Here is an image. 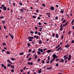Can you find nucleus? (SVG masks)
Returning a JSON list of instances; mask_svg holds the SVG:
<instances>
[{"label": "nucleus", "mask_w": 74, "mask_h": 74, "mask_svg": "<svg viewBox=\"0 0 74 74\" xmlns=\"http://www.w3.org/2000/svg\"><path fill=\"white\" fill-rule=\"evenodd\" d=\"M52 56L53 57V61H55V58H56V59L58 58V56L55 54H53Z\"/></svg>", "instance_id": "obj_1"}, {"label": "nucleus", "mask_w": 74, "mask_h": 74, "mask_svg": "<svg viewBox=\"0 0 74 74\" xmlns=\"http://www.w3.org/2000/svg\"><path fill=\"white\" fill-rule=\"evenodd\" d=\"M38 73L39 74H40V73H42V71H41V69H40L39 70H38Z\"/></svg>", "instance_id": "obj_2"}, {"label": "nucleus", "mask_w": 74, "mask_h": 74, "mask_svg": "<svg viewBox=\"0 0 74 74\" xmlns=\"http://www.w3.org/2000/svg\"><path fill=\"white\" fill-rule=\"evenodd\" d=\"M38 51H40V52H41V53H42V52H43V51H44L43 50H42V49H38Z\"/></svg>", "instance_id": "obj_3"}, {"label": "nucleus", "mask_w": 74, "mask_h": 74, "mask_svg": "<svg viewBox=\"0 0 74 74\" xmlns=\"http://www.w3.org/2000/svg\"><path fill=\"white\" fill-rule=\"evenodd\" d=\"M71 55H69V58L68 59V60H70V59H71Z\"/></svg>", "instance_id": "obj_4"}, {"label": "nucleus", "mask_w": 74, "mask_h": 74, "mask_svg": "<svg viewBox=\"0 0 74 74\" xmlns=\"http://www.w3.org/2000/svg\"><path fill=\"white\" fill-rule=\"evenodd\" d=\"M7 62L8 63H10V64H12V62H11V61H10V60H7Z\"/></svg>", "instance_id": "obj_5"}, {"label": "nucleus", "mask_w": 74, "mask_h": 74, "mask_svg": "<svg viewBox=\"0 0 74 74\" xmlns=\"http://www.w3.org/2000/svg\"><path fill=\"white\" fill-rule=\"evenodd\" d=\"M3 9L4 11H6V10H7V8L5 6H4L3 7Z\"/></svg>", "instance_id": "obj_6"}, {"label": "nucleus", "mask_w": 74, "mask_h": 74, "mask_svg": "<svg viewBox=\"0 0 74 74\" xmlns=\"http://www.w3.org/2000/svg\"><path fill=\"white\" fill-rule=\"evenodd\" d=\"M52 51V50H49L47 51V53H50Z\"/></svg>", "instance_id": "obj_7"}, {"label": "nucleus", "mask_w": 74, "mask_h": 74, "mask_svg": "<svg viewBox=\"0 0 74 74\" xmlns=\"http://www.w3.org/2000/svg\"><path fill=\"white\" fill-rule=\"evenodd\" d=\"M60 62H62V63L63 62H64V60L63 59H61L60 60Z\"/></svg>", "instance_id": "obj_8"}, {"label": "nucleus", "mask_w": 74, "mask_h": 74, "mask_svg": "<svg viewBox=\"0 0 74 74\" xmlns=\"http://www.w3.org/2000/svg\"><path fill=\"white\" fill-rule=\"evenodd\" d=\"M51 10L52 11H53V10H54V8L53 6H51Z\"/></svg>", "instance_id": "obj_9"}, {"label": "nucleus", "mask_w": 74, "mask_h": 74, "mask_svg": "<svg viewBox=\"0 0 74 74\" xmlns=\"http://www.w3.org/2000/svg\"><path fill=\"white\" fill-rule=\"evenodd\" d=\"M34 58L35 60H36L37 58V55L35 54V56L34 57Z\"/></svg>", "instance_id": "obj_10"}, {"label": "nucleus", "mask_w": 74, "mask_h": 74, "mask_svg": "<svg viewBox=\"0 0 74 74\" xmlns=\"http://www.w3.org/2000/svg\"><path fill=\"white\" fill-rule=\"evenodd\" d=\"M38 42L39 44H42V40H39Z\"/></svg>", "instance_id": "obj_11"}, {"label": "nucleus", "mask_w": 74, "mask_h": 74, "mask_svg": "<svg viewBox=\"0 0 74 74\" xmlns=\"http://www.w3.org/2000/svg\"><path fill=\"white\" fill-rule=\"evenodd\" d=\"M27 47H29L30 46V44L29 43H27Z\"/></svg>", "instance_id": "obj_12"}, {"label": "nucleus", "mask_w": 74, "mask_h": 74, "mask_svg": "<svg viewBox=\"0 0 74 74\" xmlns=\"http://www.w3.org/2000/svg\"><path fill=\"white\" fill-rule=\"evenodd\" d=\"M11 67L12 69H15V67L11 65Z\"/></svg>", "instance_id": "obj_13"}, {"label": "nucleus", "mask_w": 74, "mask_h": 74, "mask_svg": "<svg viewBox=\"0 0 74 74\" xmlns=\"http://www.w3.org/2000/svg\"><path fill=\"white\" fill-rule=\"evenodd\" d=\"M56 38H59V35H58V34H56Z\"/></svg>", "instance_id": "obj_14"}, {"label": "nucleus", "mask_w": 74, "mask_h": 74, "mask_svg": "<svg viewBox=\"0 0 74 74\" xmlns=\"http://www.w3.org/2000/svg\"><path fill=\"white\" fill-rule=\"evenodd\" d=\"M74 19L73 20L71 21L72 25H73V23H74Z\"/></svg>", "instance_id": "obj_15"}, {"label": "nucleus", "mask_w": 74, "mask_h": 74, "mask_svg": "<svg viewBox=\"0 0 74 74\" xmlns=\"http://www.w3.org/2000/svg\"><path fill=\"white\" fill-rule=\"evenodd\" d=\"M40 51H38L37 52V53L39 54V55H41V52Z\"/></svg>", "instance_id": "obj_16"}, {"label": "nucleus", "mask_w": 74, "mask_h": 74, "mask_svg": "<svg viewBox=\"0 0 74 74\" xmlns=\"http://www.w3.org/2000/svg\"><path fill=\"white\" fill-rule=\"evenodd\" d=\"M7 66L8 67H10V66H11V65L10 64H8L7 65Z\"/></svg>", "instance_id": "obj_17"}, {"label": "nucleus", "mask_w": 74, "mask_h": 74, "mask_svg": "<svg viewBox=\"0 0 74 74\" xmlns=\"http://www.w3.org/2000/svg\"><path fill=\"white\" fill-rule=\"evenodd\" d=\"M11 60H12V61H14V60H15V59L14 58H12L11 59Z\"/></svg>", "instance_id": "obj_18"}, {"label": "nucleus", "mask_w": 74, "mask_h": 74, "mask_svg": "<svg viewBox=\"0 0 74 74\" xmlns=\"http://www.w3.org/2000/svg\"><path fill=\"white\" fill-rule=\"evenodd\" d=\"M20 55H23L24 54V53H20Z\"/></svg>", "instance_id": "obj_19"}, {"label": "nucleus", "mask_w": 74, "mask_h": 74, "mask_svg": "<svg viewBox=\"0 0 74 74\" xmlns=\"http://www.w3.org/2000/svg\"><path fill=\"white\" fill-rule=\"evenodd\" d=\"M60 12H61V13H62V14H63V13L64 12V11L63 10H61L60 11Z\"/></svg>", "instance_id": "obj_20"}, {"label": "nucleus", "mask_w": 74, "mask_h": 74, "mask_svg": "<svg viewBox=\"0 0 74 74\" xmlns=\"http://www.w3.org/2000/svg\"><path fill=\"white\" fill-rule=\"evenodd\" d=\"M32 60V58H29L27 60L28 61H30V60Z\"/></svg>", "instance_id": "obj_21"}, {"label": "nucleus", "mask_w": 74, "mask_h": 74, "mask_svg": "<svg viewBox=\"0 0 74 74\" xmlns=\"http://www.w3.org/2000/svg\"><path fill=\"white\" fill-rule=\"evenodd\" d=\"M21 12H22V13H23L24 12H23V9H21Z\"/></svg>", "instance_id": "obj_22"}, {"label": "nucleus", "mask_w": 74, "mask_h": 74, "mask_svg": "<svg viewBox=\"0 0 74 74\" xmlns=\"http://www.w3.org/2000/svg\"><path fill=\"white\" fill-rule=\"evenodd\" d=\"M35 34H37L38 33V32L37 31H36L34 32Z\"/></svg>", "instance_id": "obj_23"}, {"label": "nucleus", "mask_w": 74, "mask_h": 74, "mask_svg": "<svg viewBox=\"0 0 74 74\" xmlns=\"http://www.w3.org/2000/svg\"><path fill=\"white\" fill-rule=\"evenodd\" d=\"M47 58L48 60H50V57H49V56H48L47 57Z\"/></svg>", "instance_id": "obj_24"}, {"label": "nucleus", "mask_w": 74, "mask_h": 74, "mask_svg": "<svg viewBox=\"0 0 74 74\" xmlns=\"http://www.w3.org/2000/svg\"><path fill=\"white\" fill-rule=\"evenodd\" d=\"M65 47H66V48H68V47H69V45H66V46H65Z\"/></svg>", "instance_id": "obj_25"}, {"label": "nucleus", "mask_w": 74, "mask_h": 74, "mask_svg": "<svg viewBox=\"0 0 74 74\" xmlns=\"http://www.w3.org/2000/svg\"><path fill=\"white\" fill-rule=\"evenodd\" d=\"M28 38L29 39H32V36L31 37H28Z\"/></svg>", "instance_id": "obj_26"}, {"label": "nucleus", "mask_w": 74, "mask_h": 74, "mask_svg": "<svg viewBox=\"0 0 74 74\" xmlns=\"http://www.w3.org/2000/svg\"><path fill=\"white\" fill-rule=\"evenodd\" d=\"M19 4H20V5H21V6H22V5H23V4H22V3H21V2H20L19 3Z\"/></svg>", "instance_id": "obj_27"}, {"label": "nucleus", "mask_w": 74, "mask_h": 74, "mask_svg": "<svg viewBox=\"0 0 74 74\" xmlns=\"http://www.w3.org/2000/svg\"><path fill=\"white\" fill-rule=\"evenodd\" d=\"M66 21L65 20H64V21H62L63 23H65Z\"/></svg>", "instance_id": "obj_28"}, {"label": "nucleus", "mask_w": 74, "mask_h": 74, "mask_svg": "<svg viewBox=\"0 0 74 74\" xmlns=\"http://www.w3.org/2000/svg\"><path fill=\"white\" fill-rule=\"evenodd\" d=\"M67 24H68V22H66L64 25H65V26H66L67 25Z\"/></svg>", "instance_id": "obj_29"}, {"label": "nucleus", "mask_w": 74, "mask_h": 74, "mask_svg": "<svg viewBox=\"0 0 74 74\" xmlns=\"http://www.w3.org/2000/svg\"><path fill=\"white\" fill-rule=\"evenodd\" d=\"M61 39L62 40H63V35H62L61 36Z\"/></svg>", "instance_id": "obj_30"}, {"label": "nucleus", "mask_w": 74, "mask_h": 74, "mask_svg": "<svg viewBox=\"0 0 74 74\" xmlns=\"http://www.w3.org/2000/svg\"><path fill=\"white\" fill-rule=\"evenodd\" d=\"M10 37L12 38V39H14V36H12V35H11Z\"/></svg>", "instance_id": "obj_31"}, {"label": "nucleus", "mask_w": 74, "mask_h": 74, "mask_svg": "<svg viewBox=\"0 0 74 74\" xmlns=\"http://www.w3.org/2000/svg\"><path fill=\"white\" fill-rule=\"evenodd\" d=\"M45 53V52L43 51L42 53V55H44Z\"/></svg>", "instance_id": "obj_32"}, {"label": "nucleus", "mask_w": 74, "mask_h": 74, "mask_svg": "<svg viewBox=\"0 0 74 74\" xmlns=\"http://www.w3.org/2000/svg\"><path fill=\"white\" fill-rule=\"evenodd\" d=\"M52 36H53V37H55V34L54 33H53V34H52Z\"/></svg>", "instance_id": "obj_33"}, {"label": "nucleus", "mask_w": 74, "mask_h": 74, "mask_svg": "<svg viewBox=\"0 0 74 74\" xmlns=\"http://www.w3.org/2000/svg\"><path fill=\"white\" fill-rule=\"evenodd\" d=\"M37 62H40V58H38V60H37Z\"/></svg>", "instance_id": "obj_34"}, {"label": "nucleus", "mask_w": 74, "mask_h": 74, "mask_svg": "<svg viewBox=\"0 0 74 74\" xmlns=\"http://www.w3.org/2000/svg\"><path fill=\"white\" fill-rule=\"evenodd\" d=\"M68 54L64 56L63 57L64 58H66V57H67V55Z\"/></svg>", "instance_id": "obj_35"}, {"label": "nucleus", "mask_w": 74, "mask_h": 74, "mask_svg": "<svg viewBox=\"0 0 74 74\" xmlns=\"http://www.w3.org/2000/svg\"><path fill=\"white\" fill-rule=\"evenodd\" d=\"M41 62L42 63H45V61H44V60H42Z\"/></svg>", "instance_id": "obj_36"}, {"label": "nucleus", "mask_w": 74, "mask_h": 74, "mask_svg": "<svg viewBox=\"0 0 74 74\" xmlns=\"http://www.w3.org/2000/svg\"><path fill=\"white\" fill-rule=\"evenodd\" d=\"M59 66V64L58 63H57L55 65V66H56V67H57V66Z\"/></svg>", "instance_id": "obj_37"}, {"label": "nucleus", "mask_w": 74, "mask_h": 74, "mask_svg": "<svg viewBox=\"0 0 74 74\" xmlns=\"http://www.w3.org/2000/svg\"><path fill=\"white\" fill-rule=\"evenodd\" d=\"M32 18H36V17L35 16H33Z\"/></svg>", "instance_id": "obj_38"}, {"label": "nucleus", "mask_w": 74, "mask_h": 74, "mask_svg": "<svg viewBox=\"0 0 74 74\" xmlns=\"http://www.w3.org/2000/svg\"><path fill=\"white\" fill-rule=\"evenodd\" d=\"M53 60H51L50 62V63H52V62H53Z\"/></svg>", "instance_id": "obj_39"}, {"label": "nucleus", "mask_w": 74, "mask_h": 74, "mask_svg": "<svg viewBox=\"0 0 74 74\" xmlns=\"http://www.w3.org/2000/svg\"><path fill=\"white\" fill-rule=\"evenodd\" d=\"M7 54H10V52L8 51L7 52Z\"/></svg>", "instance_id": "obj_40"}, {"label": "nucleus", "mask_w": 74, "mask_h": 74, "mask_svg": "<svg viewBox=\"0 0 74 74\" xmlns=\"http://www.w3.org/2000/svg\"><path fill=\"white\" fill-rule=\"evenodd\" d=\"M59 60V59H56V62H58Z\"/></svg>", "instance_id": "obj_41"}, {"label": "nucleus", "mask_w": 74, "mask_h": 74, "mask_svg": "<svg viewBox=\"0 0 74 74\" xmlns=\"http://www.w3.org/2000/svg\"><path fill=\"white\" fill-rule=\"evenodd\" d=\"M36 13H38V12H39V11H38V10L37 9L36 10Z\"/></svg>", "instance_id": "obj_42"}, {"label": "nucleus", "mask_w": 74, "mask_h": 74, "mask_svg": "<svg viewBox=\"0 0 74 74\" xmlns=\"http://www.w3.org/2000/svg\"><path fill=\"white\" fill-rule=\"evenodd\" d=\"M14 69H12L11 71L12 72V73H14Z\"/></svg>", "instance_id": "obj_43"}, {"label": "nucleus", "mask_w": 74, "mask_h": 74, "mask_svg": "<svg viewBox=\"0 0 74 74\" xmlns=\"http://www.w3.org/2000/svg\"><path fill=\"white\" fill-rule=\"evenodd\" d=\"M37 19H40H40H41V18L40 17H38Z\"/></svg>", "instance_id": "obj_44"}, {"label": "nucleus", "mask_w": 74, "mask_h": 74, "mask_svg": "<svg viewBox=\"0 0 74 74\" xmlns=\"http://www.w3.org/2000/svg\"><path fill=\"white\" fill-rule=\"evenodd\" d=\"M0 18H1V19H3V18H4V16H1L0 17Z\"/></svg>", "instance_id": "obj_45"}, {"label": "nucleus", "mask_w": 74, "mask_h": 74, "mask_svg": "<svg viewBox=\"0 0 74 74\" xmlns=\"http://www.w3.org/2000/svg\"><path fill=\"white\" fill-rule=\"evenodd\" d=\"M2 44L3 45H4V46L6 45V44L4 43H3Z\"/></svg>", "instance_id": "obj_46"}, {"label": "nucleus", "mask_w": 74, "mask_h": 74, "mask_svg": "<svg viewBox=\"0 0 74 74\" xmlns=\"http://www.w3.org/2000/svg\"><path fill=\"white\" fill-rule=\"evenodd\" d=\"M3 67L4 69H5V70L7 69V68H6V66H4Z\"/></svg>", "instance_id": "obj_47"}, {"label": "nucleus", "mask_w": 74, "mask_h": 74, "mask_svg": "<svg viewBox=\"0 0 74 74\" xmlns=\"http://www.w3.org/2000/svg\"><path fill=\"white\" fill-rule=\"evenodd\" d=\"M36 39H38V38H39V36H36Z\"/></svg>", "instance_id": "obj_48"}, {"label": "nucleus", "mask_w": 74, "mask_h": 74, "mask_svg": "<svg viewBox=\"0 0 74 74\" xmlns=\"http://www.w3.org/2000/svg\"><path fill=\"white\" fill-rule=\"evenodd\" d=\"M5 21H2V22L3 23H5Z\"/></svg>", "instance_id": "obj_49"}, {"label": "nucleus", "mask_w": 74, "mask_h": 74, "mask_svg": "<svg viewBox=\"0 0 74 74\" xmlns=\"http://www.w3.org/2000/svg\"><path fill=\"white\" fill-rule=\"evenodd\" d=\"M71 42H72V43H74V40H72L71 41Z\"/></svg>", "instance_id": "obj_50"}, {"label": "nucleus", "mask_w": 74, "mask_h": 74, "mask_svg": "<svg viewBox=\"0 0 74 74\" xmlns=\"http://www.w3.org/2000/svg\"><path fill=\"white\" fill-rule=\"evenodd\" d=\"M38 35H39L40 36L41 35V33L39 32H38Z\"/></svg>", "instance_id": "obj_51"}, {"label": "nucleus", "mask_w": 74, "mask_h": 74, "mask_svg": "<svg viewBox=\"0 0 74 74\" xmlns=\"http://www.w3.org/2000/svg\"><path fill=\"white\" fill-rule=\"evenodd\" d=\"M30 33H31V34H32V33H34V32H33V31H31L30 32Z\"/></svg>", "instance_id": "obj_52"}, {"label": "nucleus", "mask_w": 74, "mask_h": 74, "mask_svg": "<svg viewBox=\"0 0 74 74\" xmlns=\"http://www.w3.org/2000/svg\"><path fill=\"white\" fill-rule=\"evenodd\" d=\"M70 33H71V31H69L68 33L69 35L70 34Z\"/></svg>", "instance_id": "obj_53"}, {"label": "nucleus", "mask_w": 74, "mask_h": 74, "mask_svg": "<svg viewBox=\"0 0 74 74\" xmlns=\"http://www.w3.org/2000/svg\"><path fill=\"white\" fill-rule=\"evenodd\" d=\"M42 6H43V7H45V4H42Z\"/></svg>", "instance_id": "obj_54"}, {"label": "nucleus", "mask_w": 74, "mask_h": 74, "mask_svg": "<svg viewBox=\"0 0 74 74\" xmlns=\"http://www.w3.org/2000/svg\"><path fill=\"white\" fill-rule=\"evenodd\" d=\"M46 50H47V49L46 48L44 49H43V51H46Z\"/></svg>", "instance_id": "obj_55"}, {"label": "nucleus", "mask_w": 74, "mask_h": 74, "mask_svg": "<svg viewBox=\"0 0 74 74\" xmlns=\"http://www.w3.org/2000/svg\"><path fill=\"white\" fill-rule=\"evenodd\" d=\"M29 41H33V40L32 39H29Z\"/></svg>", "instance_id": "obj_56"}, {"label": "nucleus", "mask_w": 74, "mask_h": 74, "mask_svg": "<svg viewBox=\"0 0 74 74\" xmlns=\"http://www.w3.org/2000/svg\"><path fill=\"white\" fill-rule=\"evenodd\" d=\"M33 62H31V63H30V65H33Z\"/></svg>", "instance_id": "obj_57"}, {"label": "nucleus", "mask_w": 74, "mask_h": 74, "mask_svg": "<svg viewBox=\"0 0 74 74\" xmlns=\"http://www.w3.org/2000/svg\"><path fill=\"white\" fill-rule=\"evenodd\" d=\"M58 19V17H56L55 19Z\"/></svg>", "instance_id": "obj_58"}, {"label": "nucleus", "mask_w": 74, "mask_h": 74, "mask_svg": "<svg viewBox=\"0 0 74 74\" xmlns=\"http://www.w3.org/2000/svg\"><path fill=\"white\" fill-rule=\"evenodd\" d=\"M60 31H62L63 29H62V28H61L60 29Z\"/></svg>", "instance_id": "obj_59"}, {"label": "nucleus", "mask_w": 74, "mask_h": 74, "mask_svg": "<svg viewBox=\"0 0 74 74\" xmlns=\"http://www.w3.org/2000/svg\"><path fill=\"white\" fill-rule=\"evenodd\" d=\"M49 63V61H48L47 62V64H48Z\"/></svg>", "instance_id": "obj_60"}, {"label": "nucleus", "mask_w": 74, "mask_h": 74, "mask_svg": "<svg viewBox=\"0 0 74 74\" xmlns=\"http://www.w3.org/2000/svg\"><path fill=\"white\" fill-rule=\"evenodd\" d=\"M27 63H28V65H30V62H27Z\"/></svg>", "instance_id": "obj_61"}, {"label": "nucleus", "mask_w": 74, "mask_h": 74, "mask_svg": "<svg viewBox=\"0 0 74 74\" xmlns=\"http://www.w3.org/2000/svg\"><path fill=\"white\" fill-rule=\"evenodd\" d=\"M31 51H32V50L30 49H29V52H30V53L31 52Z\"/></svg>", "instance_id": "obj_62"}, {"label": "nucleus", "mask_w": 74, "mask_h": 74, "mask_svg": "<svg viewBox=\"0 0 74 74\" xmlns=\"http://www.w3.org/2000/svg\"><path fill=\"white\" fill-rule=\"evenodd\" d=\"M38 24L39 25H41V23L40 22H39L38 23Z\"/></svg>", "instance_id": "obj_63"}, {"label": "nucleus", "mask_w": 74, "mask_h": 74, "mask_svg": "<svg viewBox=\"0 0 74 74\" xmlns=\"http://www.w3.org/2000/svg\"><path fill=\"white\" fill-rule=\"evenodd\" d=\"M1 66L2 67H4V64H1Z\"/></svg>", "instance_id": "obj_64"}]
</instances>
